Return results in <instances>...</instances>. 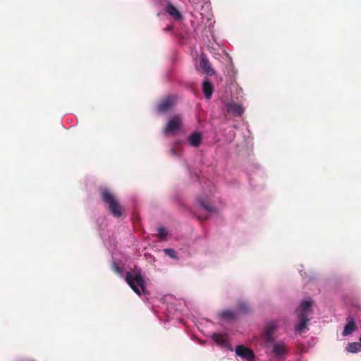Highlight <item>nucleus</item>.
Wrapping results in <instances>:
<instances>
[{
    "instance_id": "obj_20",
    "label": "nucleus",
    "mask_w": 361,
    "mask_h": 361,
    "mask_svg": "<svg viewBox=\"0 0 361 361\" xmlns=\"http://www.w3.org/2000/svg\"><path fill=\"white\" fill-rule=\"evenodd\" d=\"M164 253L171 258H176V252L173 249L166 248L164 250Z\"/></svg>"
},
{
    "instance_id": "obj_8",
    "label": "nucleus",
    "mask_w": 361,
    "mask_h": 361,
    "mask_svg": "<svg viewBox=\"0 0 361 361\" xmlns=\"http://www.w3.org/2000/svg\"><path fill=\"white\" fill-rule=\"evenodd\" d=\"M235 353L247 360H252L255 357V355L250 349L243 346V345H239L235 349Z\"/></svg>"
},
{
    "instance_id": "obj_4",
    "label": "nucleus",
    "mask_w": 361,
    "mask_h": 361,
    "mask_svg": "<svg viewBox=\"0 0 361 361\" xmlns=\"http://www.w3.org/2000/svg\"><path fill=\"white\" fill-rule=\"evenodd\" d=\"M278 328L279 324L276 321L270 320L265 322L261 336L267 348H270L271 345L274 343L276 340L274 334Z\"/></svg>"
},
{
    "instance_id": "obj_2",
    "label": "nucleus",
    "mask_w": 361,
    "mask_h": 361,
    "mask_svg": "<svg viewBox=\"0 0 361 361\" xmlns=\"http://www.w3.org/2000/svg\"><path fill=\"white\" fill-rule=\"evenodd\" d=\"M312 301L305 300L302 302L297 309L298 324L295 327L296 331L302 333L306 329L310 322V316L312 313Z\"/></svg>"
},
{
    "instance_id": "obj_10",
    "label": "nucleus",
    "mask_w": 361,
    "mask_h": 361,
    "mask_svg": "<svg viewBox=\"0 0 361 361\" xmlns=\"http://www.w3.org/2000/svg\"><path fill=\"white\" fill-rule=\"evenodd\" d=\"M200 65L206 74L210 76L214 75L215 72L211 67L210 63L204 54L201 56Z\"/></svg>"
},
{
    "instance_id": "obj_11",
    "label": "nucleus",
    "mask_w": 361,
    "mask_h": 361,
    "mask_svg": "<svg viewBox=\"0 0 361 361\" xmlns=\"http://www.w3.org/2000/svg\"><path fill=\"white\" fill-rule=\"evenodd\" d=\"M202 91L204 97L209 99L214 92V87L212 84L207 80H204L202 84Z\"/></svg>"
},
{
    "instance_id": "obj_18",
    "label": "nucleus",
    "mask_w": 361,
    "mask_h": 361,
    "mask_svg": "<svg viewBox=\"0 0 361 361\" xmlns=\"http://www.w3.org/2000/svg\"><path fill=\"white\" fill-rule=\"evenodd\" d=\"M238 310L240 312L247 314L250 312L249 305L244 302H240L238 304Z\"/></svg>"
},
{
    "instance_id": "obj_14",
    "label": "nucleus",
    "mask_w": 361,
    "mask_h": 361,
    "mask_svg": "<svg viewBox=\"0 0 361 361\" xmlns=\"http://www.w3.org/2000/svg\"><path fill=\"white\" fill-rule=\"evenodd\" d=\"M346 350L351 353H356L361 350V344L358 342L349 343L346 347Z\"/></svg>"
},
{
    "instance_id": "obj_21",
    "label": "nucleus",
    "mask_w": 361,
    "mask_h": 361,
    "mask_svg": "<svg viewBox=\"0 0 361 361\" xmlns=\"http://www.w3.org/2000/svg\"><path fill=\"white\" fill-rule=\"evenodd\" d=\"M158 232H159V237L161 239H164L167 235V231L164 227H159L158 228Z\"/></svg>"
},
{
    "instance_id": "obj_1",
    "label": "nucleus",
    "mask_w": 361,
    "mask_h": 361,
    "mask_svg": "<svg viewBox=\"0 0 361 361\" xmlns=\"http://www.w3.org/2000/svg\"><path fill=\"white\" fill-rule=\"evenodd\" d=\"M99 192L102 201L107 205L109 212L115 217L121 216L123 209L114 193L105 188H100Z\"/></svg>"
},
{
    "instance_id": "obj_9",
    "label": "nucleus",
    "mask_w": 361,
    "mask_h": 361,
    "mask_svg": "<svg viewBox=\"0 0 361 361\" xmlns=\"http://www.w3.org/2000/svg\"><path fill=\"white\" fill-rule=\"evenodd\" d=\"M226 109L228 113L232 114L234 116H241L244 111L242 106L235 102L228 103Z\"/></svg>"
},
{
    "instance_id": "obj_7",
    "label": "nucleus",
    "mask_w": 361,
    "mask_h": 361,
    "mask_svg": "<svg viewBox=\"0 0 361 361\" xmlns=\"http://www.w3.org/2000/svg\"><path fill=\"white\" fill-rule=\"evenodd\" d=\"M182 123L181 117L179 115L172 117L166 126L164 132L166 134H171L180 128Z\"/></svg>"
},
{
    "instance_id": "obj_6",
    "label": "nucleus",
    "mask_w": 361,
    "mask_h": 361,
    "mask_svg": "<svg viewBox=\"0 0 361 361\" xmlns=\"http://www.w3.org/2000/svg\"><path fill=\"white\" fill-rule=\"evenodd\" d=\"M176 104V97L170 95L162 99L157 106V110L159 113L164 114L170 110Z\"/></svg>"
},
{
    "instance_id": "obj_17",
    "label": "nucleus",
    "mask_w": 361,
    "mask_h": 361,
    "mask_svg": "<svg viewBox=\"0 0 361 361\" xmlns=\"http://www.w3.org/2000/svg\"><path fill=\"white\" fill-rule=\"evenodd\" d=\"M212 340L219 345H224L226 343V341L223 336V335L217 333H214L212 335Z\"/></svg>"
},
{
    "instance_id": "obj_3",
    "label": "nucleus",
    "mask_w": 361,
    "mask_h": 361,
    "mask_svg": "<svg viewBox=\"0 0 361 361\" xmlns=\"http://www.w3.org/2000/svg\"><path fill=\"white\" fill-rule=\"evenodd\" d=\"M126 281L138 295H140L142 293L145 291V281L140 270L134 269L131 271H128L126 275Z\"/></svg>"
},
{
    "instance_id": "obj_13",
    "label": "nucleus",
    "mask_w": 361,
    "mask_h": 361,
    "mask_svg": "<svg viewBox=\"0 0 361 361\" xmlns=\"http://www.w3.org/2000/svg\"><path fill=\"white\" fill-rule=\"evenodd\" d=\"M190 144L193 147H198L200 145L202 140V136L200 133L195 132L192 133L188 137Z\"/></svg>"
},
{
    "instance_id": "obj_19",
    "label": "nucleus",
    "mask_w": 361,
    "mask_h": 361,
    "mask_svg": "<svg viewBox=\"0 0 361 361\" xmlns=\"http://www.w3.org/2000/svg\"><path fill=\"white\" fill-rule=\"evenodd\" d=\"M200 205L207 212H213L215 209L207 202L203 200H199Z\"/></svg>"
},
{
    "instance_id": "obj_12",
    "label": "nucleus",
    "mask_w": 361,
    "mask_h": 361,
    "mask_svg": "<svg viewBox=\"0 0 361 361\" xmlns=\"http://www.w3.org/2000/svg\"><path fill=\"white\" fill-rule=\"evenodd\" d=\"M355 328H356V324H355L353 319L350 318L348 321L347 324H345V326L344 327V330L343 331V335L348 336V335L351 334L355 330Z\"/></svg>"
},
{
    "instance_id": "obj_5",
    "label": "nucleus",
    "mask_w": 361,
    "mask_h": 361,
    "mask_svg": "<svg viewBox=\"0 0 361 361\" xmlns=\"http://www.w3.org/2000/svg\"><path fill=\"white\" fill-rule=\"evenodd\" d=\"M272 347L271 354L279 360H285L288 353L287 345L282 341L275 342L271 345Z\"/></svg>"
},
{
    "instance_id": "obj_22",
    "label": "nucleus",
    "mask_w": 361,
    "mask_h": 361,
    "mask_svg": "<svg viewBox=\"0 0 361 361\" xmlns=\"http://www.w3.org/2000/svg\"><path fill=\"white\" fill-rule=\"evenodd\" d=\"M113 269H114V271L117 273V274H121V268L119 267L118 266L114 264L113 266Z\"/></svg>"
},
{
    "instance_id": "obj_16",
    "label": "nucleus",
    "mask_w": 361,
    "mask_h": 361,
    "mask_svg": "<svg viewBox=\"0 0 361 361\" xmlns=\"http://www.w3.org/2000/svg\"><path fill=\"white\" fill-rule=\"evenodd\" d=\"M221 317L227 320H233L236 319V314L231 310H226L221 313Z\"/></svg>"
},
{
    "instance_id": "obj_23",
    "label": "nucleus",
    "mask_w": 361,
    "mask_h": 361,
    "mask_svg": "<svg viewBox=\"0 0 361 361\" xmlns=\"http://www.w3.org/2000/svg\"><path fill=\"white\" fill-rule=\"evenodd\" d=\"M171 153H172L173 154H174V155H177V156H178V154L176 153V152L175 151V149H171Z\"/></svg>"
},
{
    "instance_id": "obj_15",
    "label": "nucleus",
    "mask_w": 361,
    "mask_h": 361,
    "mask_svg": "<svg viewBox=\"0 0 361 361\" xmlns=\"http://www.w3.org/2000/svg\"><path fill=\"white\" fill-rule=\"evenodd\" d=\"M166 12L176 18H179L181 16L178 10L173 5H169L166 7Z\"/></svg>"
},
{
    "instance_id": "obj_24",
    "label": "nucleus",
    "mask_w": 361,
    "mask_h": 361,
    "mask_svg": "<svg viewBox=\"0 0 361 361\" xmlns=\"http://www.w3.org/2000/svg\"><path fill=\"white\" fill-rule=\"evenodd\" d=\"M360 344H361V336H360Z\"/></svg>"
}]
</instances>
